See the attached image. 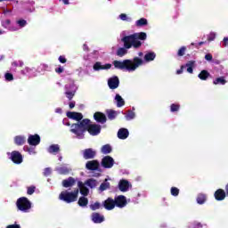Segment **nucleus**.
I'll return each mask as SVG.
<instances>
[{
    "label": "nucleus",
    "instance_id": "1",
    "mask_svg": "<svg viewBox=\"0 0 228 228\" xmlns=\"http://www.w3.org/2000/svg\"><path fill=\"white\" fill-rule=\"evenodd\" d=\"M147 40V33L145 32H137L129 36H125L122 37L121 42L124 44V47H120L117 51V56L122 58V56H126L127 53V49H140L142 47V41Z\"/></svg>",
    "mask_w": 228,
    "mask_h": 228
},
{
    "label": "nucleus",
    "instance_id": "2",
    "mask_svg": "<svg viewBox=\"0 0 228 228\" xmlns=\"http://www.w3.org/2000/svg\"><path fill=\"white\" fill-rule=\"evenodd\" d=\"M112 63L115 69H118L119 70H127L128 72H134L138 67H142V65H143V60L140 57H134L133 60L126 59L123 61H114Z\"/></svg>",
    "mask_w": 228,
    "mask_h": 228
},
{
    "label": "nucleus",
    "instance_id": "3",
    "mask_svg": "<svg viewBox=\"0 0 228 228\" xmlns=\"http://www.w3.org/2000/svg\"><path fill=\"white\" fill-rule=\"evenodd\" d=\"M92 124V121L88 118L82 119L79 123H75L71 125L70 133L76 134L77 136H81L83 133H86L88 131V127Z\"/></svg>",
    "mask_w": 228,
    "mask_h": 228
},
{
    "label": "nucleus",
    "instance_id": "4",
    "mask_svg": "<svg viewBox=\"0 0 228 228\" xmlns=\"http://www.w3.org/2000/svg\"><path fill=\"white\" fill-rule=\"evenodd\" d=\"M79 195V189H75L74 191H62L59 195V200L66 202V204H72L77 200Z\"/></svg>",
    "mask_w": 228,
    "mask_h": 228
},
{
    "label": "nucleus",
    "instance_id": "5",
    "mask_svg": "<svg viewBox=\"0 0 228 228\" xmlns=\"http://www.w3.org/2000/svg\"><path fill=\"white\" fill-rule=\"evenodd\" d=\"M16 206L19 211L28 213V210L31 209V201L26 197H21L17 200Z\"/></svg>",
    "mask_w": 228,
    "mask_h": 228
},
{
    "label": "nucleus",
    "instance_id": "6",
    "mask_svg": "<svg viewBox=\"0 0 228 228\" xmlns=\"http://www.w3.org/2000/svg\"><path fill=\"white\" fill-rule=\"evenodd\" d=\"M65 90V96L69 101H72L74 97L76 96V92H77V86H76V84L70 83L67 84L64 87Z\"/></svg>",
    "mask_w": 228,
    "mask_h": 228
},
{
    "label": "nucleus",
    "instance_id": "7",
    "mask_svg": "<svg viewBox=\"0 0 228 228\" xmlns=\"http://www.w3.org/2000/svg\"><path fill=\"white\" fill-rule=\"evenodd\" d=\"M114 203L116 208H126L127 206V199L124 195L115 197Z\"/></svg>",
    "mask_w": 228,
    "mask_h": 228
},
{
    "label": "nucleus",
    "instance_id": "8",
    "mask_svg": "<svg viewBox=\"0 0 228 228\" xmlns=\"http://www.w3.org/2000/svg\"><path fill=\"white\" fill-rule=\"evenodd\" d=\"M87 132L92 136H97V134H101V125L90 123L89 127L87 128Z\"/></svg>",
    "mask_w": 228,
    "mask_h": 228
},
{
    "label": "nucleus",
    "instance_id": "9",
    "mask_svg": "<svg viewBox=\"0 0 228 228\" xmlns=\"http://www.w3.org/2000/svg\"><path fill=\"white\" fill-rule=\"evenodd\" d=\"M113 165H115V159L110 156H105L102 159V167H103V168H112Z\"/></svg>",
    "mask_w": 228,
    "mask_h": 228
},
{
    "label": "nucleus",
    "instance_id": "10",
    "mask_svg": "<svg viewBox=\"0 0 228 228\" xmlns=\"http://www.w3.org/2000/svg\"><path fill=\"white\" fill-rule=\"evenodd\" d=\"M12 163H15V165H20L22 163L23 159H22V154L17 151H13L11 153V158Z\"/></svg>",
    "mask_w": 228,
    "mask_h": 228
},
{
    "label": "nucleus",
    "instance_id": "11",
    "mask_svg": "<svg viewBox=\"0 0 228 228\" xmlns=\"http://www.w3.org/2000/svg\"><path fill=\"white\" fill-rule=\"evenodd\" d=\"M28 145H32L33 147L40 145V135H38V134L28 135Z\"/></svg>",
    "mask_w": 228,
    "mask_h": 228
},
{
    "label": "nucleus",
    "instance_id": "12",
    "mask_svg": "<svg viewBox=\"0 0 228 228\" xmlns=\"http://www.w3.org/2000/svg\"><path fill=\"white\" fill-rule=\"evenodd\" d=\"M94 118L98 124H106L108 118H106V114L102 112H95L94 114Z\"/></svg>",
    "mask_w": 228,
    "mask_h": 228
},
{
    "label": "nucleus",
    "instance_id": "13",
    "mask_svg": "<svg viewBox=\"0 0 228 228\" xmlns=\"http://www.w3.org/2000/svg\"><path fill=\"white\" fill-rule=\"evenodd\" d=\"M118 85H120V80L118 79V77H113L108 80V86L110 90H115L118 88Z\"/></svg>",
    "mask_w": 228,
    "mask_h": 228
},
{
    "label": "nucleus",
    "instance_id": "14",
    "mask_svg": "<svg viewBox=\"0 0 228 228\" xmlns=\"http://www.w3.org/2000/svg\"><path fill=\"white\" fill-rule=\"evenodd\" d=\"M102 206L107 211H111V209H115V200L113 198H108L103 201Z\"/></svg>",
    "mask_w": 228,
    "mask_h": 228
},
{
    "label": "nucleus",
    "instance_id": "15",
    "mask_svg": "<svg viewBox=\"0 0 228 228\" xmlns=\"http://www.w3.org/2000/svg\"><path fill=\"white\" fill-rule=\"evenodd\" d=\"M96 155L97 152L94 149L88 148L84 151L83 158L84 159H94Z\"/></svg>",
    "mask_w": 228,
    "mask_h": 228
},
{
    "label": "nucleus",
    "instance_id": "16",
    "mask_svg": "<svg viewBox=\"0 0 228 228\" xmlns=\"http://www.w3.org/2000/svg\"><path fill=\"white\" fill-rule=\"evenodd\" d=\"M94 70L99 71V70H109V69H111V64L107 63L105 65H102V62L97 61L93 66Z\"/></svg>",
    "mask_w": 228,
    "mask_h": 228
},
{
    "label": "nucleus",
    "instance_id": "17",
    "mask_svg": "<svg viewBox=\"0 0 228 228\" xmlns=\"http://www.w3.org/2000/svg\"><path fill=\"white\" fill-rule=\"evenodd\" d=\"M66 115L68 118H71L72 120H77V122L83 120V114L81 112L68 111Z\"/></svg>",
    "mask_w": 228,
    "mask_h": 228
},
{
    "label": "nucleus",
    "instance_id": "18",
    "mask_svg": "<svg viewBox=\"0 0 228 228\" xmlns=\"http://www.w3.org/2000/svg\"><path fill=\"white\" fill-rule=\"evenodd\" d=\"M86 168L87 170H99V161L98 160H89L86 164Z\"/></svg>",
    "mask_w": 228,
    "mask_h": 228
},
{
    "label": "nucleus",
    "instance_id": "19",
    "mask_svg": "<svg viewBox=\"0 0 228 228\" xmlns=\"http://www.w3.org/2000/svg\"><path fill=\"white\" fill-rule=\"evenodd\" d=\"M216 200H224L225 197H227L225 191L224 189H217L214 193Z\"/></svg>",
    "mask_w": 228,
    "mask_h": 228
},
{
    "label": "nucleus",
    "instance_id": "20",
    "mask_svg": "<svg viewBox=\"0 0 228 228\" xmlns=\"http://www.w3.org/2000/svg\"><path fill=\"white\" fill-rule=\"evenodd\" d=\"M77 186L79 188V191L83 197H88V193H90V190L88 187L85 186V183L81 181L77 183Z\"/></svg>",
    "mask_w": 228,
    "mask_h": 228
},
{
    "label": "nucleus",
    "instance_id": "21",
    "mask_svg": "<svg viewBox=\"0 0 228 228\" xmlns=\"http://www.w3.org/2000/svg\"><path fill=\"white\" fill-rule=\"evenodd\" d=\"M91 218L94 224H102V222H104V216H102L97 212H94L91 216Z\"/></svg>",
    "mask_w": 228,
    "mask_h": 228
},
{
    "label": "nucleus",
    "instance_id": "22",
    "mask_svg": "<svg viewBox=\"0 0 228 228\" xmlns=\"http://www.w3.org/2000/svg\"><path fill=\"white\" fill-rule=\"evenodd\" d=\"M76 184V179L74 177L69 176L67 179H64L62 181V186L63 188H72Z\"/></svg>",
    "mask_w": 228,
    "mask_h": 228
},
{
    "label": "nucleus",
    "instance_id": "23",
    "mask_svg": "<svg viewBox=\"0 0 228 228\" xmlns=\"http://www.w3.org/2000/svg\"><path fill=\"white\" fill-rule=\"evenodd\" d=\"M129 136V130L127 128H120L118 131V138L119 140H126Z\"/></svg>",
    "mask_w": 228,
    "mask_h": 228
},
{
    "label": "nucleus",
    "instance_id": "24",
    "mask_svg": "<svg viewBox=\"0 0 228 228\" xmlns=\"http://www.w3.org/2000/svg\"><path fill=\"white\" fill-rule=\"evenodd\" d=\"M118 188L120 191H127V190H129V181L120 180L118 183Z\"/></svg>",
    "mask_w": 228,
    "mask_h": 228
},
{
    "label": "nucleus",
    "instance_id": "25",
    "mask_svg": "<svg viewBox=\"0 0 228 228\" xmlns=\"http://www.w3.org/2000/svg\"><path fill=\"white\" fill-rule=\"evenodd\" d=\"M85 184L91 188V190H94V188H97V184H99V182L94 178H89L85 182Z\"/></svg>",
    "mask_w": 228,
    "mask_h": 228
},
{
    "label": "nucleus",
    "instance_id": "26",
    "mask_svg": "<svg viewBox=\"0 0 228 228\" xmlns=\"http://www.w3.org/2000/svg\"><path fill=\"white\" fill-rule=\"evenodd\" d=\"M106 115L109 118V120H115V118H117L118 112H117L116 110H113L111 109H109L106 110Z\"/></svg>",
    "mask_w": 228,
    "mask_h": 228
},
{
    "label": "nucleus",
    "instance_id": "27",
    "mask_svg": "<svg viewBox=\"0 0 228 228\" xmlns=\"http://www.w3.org/2000/svg\"><path fill=\"white\" fill-rule=\"evenodd\" d=\"M14 143L15 145H18V146L24 145V143H26V137H24L23 135L15 136Z\"/></svg>",
    "mask_w": 228,
    "mask_h": 228
},
{
    "label": "nucleus",
    "instance_id": "28",
    "mask_svg": "<svg viewBox=\"0 0 228 228\" xmlns=\"http://www.w3.org/2000/svg\"><path fill=\"white\" fill-rule=\"evenodd\" d=\"M77 204L80 206V208H86L88 206V198L86 196H81L78 199Z\"/></svg>",
    "mask_w": 228,
    "mask_h": 228
},
{
    "label": "nucleus",
    "instance_id": "29",
    "mask_svg": "<svg viewBox=\"0 0 228 228\" xmlns=\"http://www.w3.org/2000/svg\"><path fill=\"white\" fill-rule=\"evenodd\" d=\"M209 76H211V74H209V71L203 69L198 75V77H200V79H201V81H206V80H208V77H209Z\"/></svg>",
    "mask_w": 228,
    "mask_h": 228
},
{
    "label": "nucleus",
    "instance_id": "30",
    "mask_svg": "<svg viewBox=\"0 0 228 228\" xmlns=\"http://www.w3.org/2000/svg\"><path fill=\"white\" fill-rule=\"evenodd\" d=\"M156 60V53L154 52H149L144 55V61L147 62L154 61Z\"/></svg>",
    "mask_w": 228,
    "mask_h": 228
},
{
    "label": "nucleus",
    "instance_id": "31",
    "mask_svg": "<svg viewBox=\"0 0 228 228\" xmlns=\"http://www.w3.org/2000/svg\"><path fill=\"white\" fill-rule=\"evenodd\" d=\"M115 100H116L118 108H122V106H125L126 102L124 101V98L120 96V94H116Z\"/></svg>",
    "mask_w": 228,
    "mask_h": 228
},
{
    "label": "nucleus",
    "instance_id": "32",
    "mask_svg": "<svg viewBox=\"0 0 228 228\" xmlns=\"http://www.w3.org/2000/svg\"><path fill=\"white\" fill-rule=\"evenodd\" d=\"M48 152L50 154H55V153L60 152V145H58V144L50 145L48 148Z\"/></svg>",
    "mask_w": 228,
    "mask_h": 228
},
{
    "label": "nucleus",
    "instance_id": "33",
    "mask_svg": "<svg viewBox=\"0 0 228 228\" xmlns=\"http://www.w3.org/2000/svg\"><path fill=\"white\" fill-rule=\"evenodd\" d=\"M147 24H149V21L145 18H141L135 21L136 28H143V26H147Z\"/></svg>",
    "mask_w": 228,
    "mask_h": 228
},
{
    "label": "nucleus",
    "instance_id": "34",
    "mask_svg": "<svg viewBox=\"0 0 228 228\" xmlns=\"http://www.w3.org/2000/svg\"><path fill=\"white\" fill-rule=\"evenodd\" d=\"M57 172L61 175H67L68 174H70V169L67 167H61L57 168Z\"/></svg>",
    "mask_w": 228,
    "mask_h": 228
},
{
    "label": "nucleus",
    "instance_id": "35",
    "mask_svg": "<svg viewBox=\"0 0 228 228\" xmlns=\"http://www.w3.org/2000/svg\"><path fill=\"white\" fill-rule=\"evenodd\" d=\"M110 182H108V179H105V181L100 185L99 191H106V190H110Z\"/></svg>",
    "mask_w": 228,
    "mask_h": 228
},
{
    "label": "nucleus",
    "instance_id": "36",
    "mask_svg": "<svg viewBox=\"0 0 228 228\" xmlns=\"http://www.w3.org/2000/svg\"><path fill=\"white\" fill-rule=\"evenodd\" d=\"M113 149L111 148V145L110 144H105L102 147L101 151L102 154H110Z\"/></svg>",
    "mask_w": 228,
    "mask_h": 228
},
{
    "label": "nucleus",
    "instance_id": "37",
    "mask_svg": "<svg viewBox=\"0 0 228 228\" xmlns=\"http://www.w3.org/2000/svg\"><path fill=\"white\" fill-rule=\"evenodd\" d=\"M193 65H195V61H189L185 64V67H187V72H189V74H193Z\"/></svg>",
    "mask_w": 228,
    "mask_h": 228
},
{
    "label": "nucleus",
    "instance_id": "38",
    "mask_svg": "<svg viewBox=\"0 0 228 228\" xmlns=\"http://www.w3.org/2000/svg\"><path fill=\"white\" fill-rule=\"evenodd\" d=\"M207 199L208 198L206 197V194L200 193V194H198L196 200H197L198 204L202 205L206 202Z\"/></svg>",
    "mask_w": 228,
    "mask_h": 228
},
{
    "label": "nucleus",
    "instance_id": "39",
    "mask_svg": "<svg viewBox=\"0 0 228 228\" xmlns=\"http://www.w3.org/2000/svg\"><path fill=\"white\" fill-rule=\"evenodd\" d=\"M214 85H225L227 83V80H225V77H220L216 78L213 81Z\"/></svg>",
    "mask_w": 228,
    "mask_h": 228
},
{
    "label": "nucleus",
    "instance_id": "40",
    "mask_svg": "<svg viewBox=\"0 0 228 228\" xmlns=\"http://www.w3.org/2000/svg\"><path fill=\"white\" fill-rule=\"evenodd\" d=\"M136 117V114H134V111L133 110H128L127 114L126 115V120H133Z\"/></svg>",
    "mask_w": 228,
    "mask_h": 228
},
{
    "label": "nucleus",
    "instance_id": "41",
    "mask_svg": "<svg viewBox=\"0 0 228 228\" xmlns=\"http://www.w3.org/2000/svg\"><path fill=\"white\" fill-rule=\"evenodd\" d=\"M180 108H181V105L172 103L170 106V111H172V113H175V111H179Z\"/></svg>",
    "mask_w": 228,
    "mask_h": 228
},
{
    "label": "nucleus",
    "instance_id": "42",
    "mask_svg": "<svg viewBox=\"0 0 228 228\" xmlns=\"http://www.w3.org/2000/svg\"><path fill=\"white\" fill-rule=\"evenodd\" d=\"M90 209H92V211H97V209H101V203L96 201L94 204L90 205Z\"/></svg>",
    "mask_w": 228,
    "mask_h": 228
},
{
    "label": "nucleus",
    "instance_id": "43",
    "mask_svg": "<svg viewBox=\"0 0 228 228\" xmlns=\"http://www.w3.org/2000/svg\"><path fill=\"white\" fill-rule=\"evenodd\" d=\"M37 190V187L35 185H31L27 188V193L28 195H33L35 193V191Z\"/></svg>",
    "mask_w": 228,
    "mask_h": 228
},
{
    "label": "nucleus",
    "instance_id": "44",
    "mask_svg": "<svg viewBox=\"0 0 228 228\" xmlns=\"http://www.w3.org/2000/svg\"><path fill=\"white\" fill-rule=\"evenodd\" d=\"M171 195H173V197H177V195H179V189L177 187H172Z\"/></svg>",
    "mask_w": 228,
    "mask_h": 228
},
{
    "label": "nucleus",
    "instance_id": "45",
    "mask_svg": "<svg viewBox=\"0 0 228 228\" xmlns=\"http://www.w3.org/2000/svg\"><path fill=\"white\" fill-rule=\"evenodd\" d=\"M186 53V46H182L177 53V56H183Z\"/></svg>",
    "mask_w": 228,
    "mask_h": 228
},
{
    "label": "nucleus",
    "instance_id": "46",
    "mask_svg": "<svg viewBox=\"0 0 228 228\" xmlns=\"http://www.w3.org/2000/svg\"><path fill=\"white\" fill-rule=\"evenodd\" d=\"M17 24L20 26V28H25V26L28 24V21H26V20H19Z\"/></svg>",
    "mask_w": 228,
    "mask_h": 228
},
{
    "label": "nucleus",
    "instance_id": "47",
    "mask_svg": "<svg viewBox=\"0 0 228 228\" xmlns=\"http://www.w3.org/2000/svg\"><path fill=\"white\" fill-rule=\"evenodd\" d=\"M4 77L6 81H13V74L12 73H5Z\"/></svg>",
    "mask_w": 228,
    "mask_h": 228
},
{
    "label": "nucleus",
    "instance_id": "48",
    "mask_svg": "<svg viewBox=\"0 0 228 228\" xmlns=\"http://www.w3.org/2000/svg\"><path fill=\"white\" fill-rule=\"evenodd\" d=\"M25 151H27V152H28V154H36L35 149L31 148V147H24Z\"/></svg>",
    "mask_w": 228,
    "mask_h": 228
},
{
    "label": "nucleus",
    "instance_id": "49",
    "mask_svg": "<svg viewBox=\"0 0 228 228\" xmlns=\"http://www.w3.org/2000/svg\"><path fill=\"white\" fill-rule=\"evenodd\" d=\"M119 19L121 20H131V18H127V14H126V13H121L119 15Z\"/></svg>",
    "mask_w": 228,
    "mask_h": 228
},
{
    "label": "nucleus",
    "instance_id": "50",
    "mask_svg": "<svg viewBox=\"0 0 228 228\" xmlns=\"http://www.w3.org/2000/svg\"><path fill=\"white\" fill-rule=\"evenodd\" d=\"M10 24H12V21L10 20H5L4 21L2 22V26L4 28H8V26H10Z\"/></svg>",
    "mask_w": 228,
    "mask_h": 228
},
{
    "label": "nucleus",
    "instance_id": "51",
    "mask_svg": "<svg viewBox=\"0 0 228 228\" xmlns=\"http://www.w3.org/2000/svg\"><path fill=\"white\" fill-rule=\"evenodd\" d=\"M204 44H206V41H201L198 44L191 43V45H194V47H196V49H199L200 45H204Z\"/></svg>",
    "mask_w": 228,
    "mask_h": 228
},
{
    "label": "nucleus",
    "instance_id": "52",
    "mask_svg": "<svg viewBox=\"0 0 228 228\" xmlns=\"http://www.w3.org/2000/svg\"><path fill=\"white\" fill-rule=\"evenodd\" d=\"M205 60H207V61H213V55L211 53H207L205 55Z\"/></svg>",
    "mask_w": 228,
    "mask_h": 228
},
{
    "label": "nucleus",
    "instance_id": "53",
    "mask_svg": "<svg viewBox=\"0 0 228 228\" xmlns=\"http://www.w3.org/2000/svg\"><path fill=\"white\" fill-rule=\"evenodd\" d=\"M59 61H60V63H67V58H65V56H63V55H61L59 57Z\"/></svg>",
    "mask_w": 228,
    "mask_h": 228
},
{
    "label": "nucleus",
    "instance_id": "54",
    "mask_svg": "<svg viewBox=\"0 0 228 228\" xmlns=\"http://www.w3.org/2000/svg\"><path fill=\"white\" fill-rule=\"evenodd\" d=\"M45 175H51V168L50 167H46L45 168V172H44Z\"/></svg>",
    "mask_w": 228,
    "mask_h": 228
},
{
    "label": "nucleus",
    "instance_id": "55",
    "mask_svg": "<svg viewBox=\"0 0 228 228\" xmlns=\"http://www.w3.org/2000/svg\"><path fill=\"white\" fill-rule=\"evenodd\" d=\"M55 72L57 74H61L63 72V68L61 66H60L59 68H56Z\"/></svg>",
    "mask_w": 228,
    "mask_h": 228
},
{
    "label": "nucleus",
    "instance_id": "56",
    "mask_svg": "<svg viewBox=\"0 0 228 228\" xmlns=\"http://www.w3.org/2000/svg\"><path fill=\"white\" fill-rule=\"evenodd\" d=\"M69 109L72 110L74 108H76V102H70L69 103Z\"/></svg>",
    "mask_w": 228,
    "mask_h": 228
},
{
    "label": "nucleus",
    "instance_id": "57",
    "mask_svg": "<svg viewBox=\"0 0 228 228\" xmlns=\"http://www.w3.org/2000/svg\"><path fill=\"white\" fill-rule=\"evenodd\" d=\"M6 228H20V224H10Z\"/></svg>",
    "mask_w": 228,
    "mask_h": 228
},
{
    "label": "nucleus",
    "instance_id": "58",
    "mask_svg": "<svg viewBox=\"0 0 228 228\" xmlns=\"http://www.w3.org/2000/svg\"><path fill=\"white\" fill-rule=\"evenodd\" d=\"M63 124H64V126H70V121H69V119H67V118L63 119Z\"/></svg>",
    "mask_w": 228,
    "mask_h": 228
},
{
    "label": "nucleus",
    "instance_id": "59",
    "mask_svg": "<svg viewBox=\"0 0 228 228\" xmlns=\"http://www.w3.org/2000/svg\"><path fill=\"white\" fill-rule=\"evenodd\" d=\"M183 70H184V66H181L180 69L176 71V74H183Z\"/></svg>",
    "mask_w": 228,
    "mask_h": 228
},
{
    "label": "nucleus",
    "instance_id": "60",
    "mask_svg": "<svg viewBox=\"0 0 228 228\" xmlns=\"http://www.w3.org/2000/svg\"><path fill=\"white\" fill-rule=\"evenodd\" d=\"M224 47H228V37L224 38Z\"/></svg>",
    "mask_w": 228,
    "mask_h": 228
},
{
    "label": "nucleus",
    "instance_id": "61",
    "mask_svg": "<svg viewBox=\"0 0 228 228\" xmlns=\"http://www.w3.org/2000/svg\"><path fill=\"white\" fill-rule=\"evenodd\" d=\"M213 40H215V36H209V37H208V42H213Z\"/></svg>",
    "mask_w": 228,
    "mask_h": 228
},
{
    "label": "nucleus",
    "instance_id": "62",
    "mask_svg": "<svg viewBox=\"0 0 228 228\" xmlns=\"http://www.w3.org/2000/svg\"><path fill=\"white\" fill-rule=\"evenodd\" d=\"M224 192L226 193V196L228 197V183L225 185V191Z\"/></svg>",
    "mask_w": 228,
    "mask_h": 228
},
{
    "label": "nucleus",
    "instance_id": "63",
    "mask_svg": "<svg viewBox=\"0 0 228 228\" xmlns=\"http://www.w3.org/2000/svg\"><path fill=\"white\" fill-rule=\"evenodd\" d=\"M12 67H19V63L17 61L12 62Z\"/></svg>",
    "mask_w": 228,
    "mask_h": 228
},
{
    "label": "nucleus",
    "instance_id": "64",
    "mask_svg": "<svg viewBox=\"0 0 228 228\" xmlns=\"http://www.w3.org/2000/svg\"><path fill=\"white\" fill-rule=\"evenodd\" d=\"M84 51H90V49L88 48V45H84Z\"/></svg>",
    "mask_w": 228,
    "mask_h": 228
}]
</instances>
